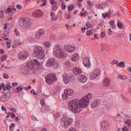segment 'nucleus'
Instances as JSON below:
<instances>
[{
    "label": "nucleus",
    "mask_w": 131,
    "mask_h": 131,
    "mask_svg": "<svg viewBox=\"0 0 131 131\" xmlns=\"http://www.w3.org/2000/svg\"><path fill=\"white\" fill-rule=\"evenodd\" d=\"M102 16L105 18L106 17H110V13H104L102 14Z\"/></svg>",
    "instance_id": "29"
},
{
    "label": "nucleus",
    "mask_w": 131,
    "mask_h": 131,
    "mask_svg": "<svg viewBox=\"0 0 131 131\" xmlns=\"http://www.w3.org/2000/svg\"><path fill=\"white\" fill-rule=\"evenodd\" d=\"M86 26L88 28H92V25L89 22H87L86 24Z\"/></svg>",
    "instance_id": "36"
},
{
    "label": "nucleus",
    "mask_w": 131,
    "mask_h": 131,
    "mask_svg": "<svg viewBox=\"0 0 131 131\" xmlns=\"http://www.w3.org/2000/svg\"><path fill=\"white\" fill-rule=\"evenodd\" d=\"M103 84L105 86H108L109 84V80L108 79L106 78L103 81Z\"/></svg>",
    "instance_id": "23"
},
{
    "label": "nucleus",
    "mask_w": 131,
    "mask_h": 131,
    "mask_svg": "<svg viewBox=\"0 0 131 131\" xmlns=\"http://www.w3.org/2000/svg\"><path fill=\"white\" fill-rule=\"evenodd\" d=\"M62 77L63 82L65 84H67L69 82L70 77L67 74H63Z\"/></svg>",
    "instance_id": "14"
},
{
    "label": "nucleus",
    "mask_w": 131,
    "mask_h": 131,
    "mask_svg": "<svg viewBox=\"0 0 131 131\" xmlns=\"http://www.w3.org/2000/svg\"><path fill=\"white\" fill-rule=\"evenodd\" d=\"M3 77L5 79H7L8 78V75L5 73L3 74Z\"/></svg>",
    "instance_id": "43"
},
{
    "label": "nucleus",
    "mask_w": 131,
    "mask_h": 131,
    "mask_svg": "<svg viewBox=\"0 0 131 131\" xmlns=\"http://www.w3.org/2000/svg\"><path fill=\"white\" fill-rule=\"evenodd\" d=\"M105 36V33L103 32H101L100 34V37L101 38H103Z\"/></svg>",
    "instance_id": "59"
},
{
    "label": "nucleus",
    "mask_w": 131,
    "mask_h": 131,
    "mask_svg": "<svg viewBox=\"0 0 131 131\" xmlns=\"http://www.w3.org/2000/svg\"><path fill=\"white\" fill-rule=\"evenodd\" d=\"M68 131H77V129L74 127L70 128Z\"/></svg>",
    "instance_id": "44"
},
{
    "label": "nucleus",
    "mask_w": 131,
    "mask_h": 131,
    "mask_svg": "<svg viewBox=\"0 0 131 131\" xmlns=\"http://www.w3.org/2000/svg\"><path fill=\"white\" fill-rule=\"evenodd\" d=\"M73 6L74 5H69L68 7V10L70 12L72 9H74Z\"/></svg>",
    "instance_id": "33"
},
{
    "label": "nucleus",
    "mask_w": 131,
    "mask_h": 131,
    "mask_svg": "<svg viewBox=\"0 0 131 131\" xmlns=\"http://www.w3.org/2000/svg\"><path fill=\"white\" fill-rule=\"evenodd\" d=\"M118 66L119 67L123 68L125 67V64L123 62H121L118 63Z\"/></svg>",
    "instance_id": "34"
},
{
    "label": "nucleus",
    "mask_w": 131,
    "mask_h": 131,
    "mask_svg": "<svg viewBox=\"0 0 131 131\" xmlns=\"http://www.w3.org/2000/svg\"><path fill=\"white\" fill-rule=\"evenodd\" d=\"M34 52L32 55L36 54L42 52L43 50L42 47L40 46L35 45L34 47Z\"/></svg>",
    "instance_id": "12"
},
{
    "label": "nucleus",
    "mask_w": 131,
    "mask_h": 131,
    "mask_svg": "<svg viewBox=\"0 0 131 131\" xmlns=\"http://www.w3.org/2000/svg\"><path fill=\"white\" fill-rule=\"evenodd\" d=\"M6 45L7 46V48L9 49L10 48V43L9 42L7 41L6 42Z\"/></svg>",
    "instance_id": "55"
},
{
    "label": "nucleus",
    "mask_w": 131,
    "mask_h": 131,
    "mask_svg": "<svg viewBox=\"0 0 131 131\" xmlns=\"http://www.w3.org/2000/svg\"><path fill=\"white\" fill-rule=\"evenodd\" d=\"M109 123L107 121H102L101 123L102 129L104 131L107 130L109 128Z\"/></svg>",
    "instance_id": "10"
},
{
    "label": "nucleus",
    "mask_w": 131,
    "mask_h": 131,
    "mask_svg": "<svg viewBox=\"0 0 131 131\" xmlns=\"http://www.w3.org/2000/svg\"><path fill=\"white\" fill-rule=\"evenodd\" d=\"M14 123H12L9 126V129H11L14 126Z\"/></svg>",
    "instance_id": "61"
},
{
    "label": "nucleus",
    "mask_w": 131,
    "mask_h": 131,
    "mask_svg": "<svg viewBox=\"0 0 131 131\" xmlns=\"http://www.w3.org/2000/svg\"><path fill=\"white\" fill-rule=\"evenodd\" d=\"M7 58V57L5 55H3L2 56L1 58V61H3L6 60Z\"/></svg>",
    "instance_id": "48"
},
{
    "label": "nucleus",
    "mask_w": 131,
    "mask_h": 131,
    "mask_svg": "<svg viewBox=\"0 0 131 131\" xmlns=\"http://www.w3.org/2000/svg\"><path fill=\"white\" fill-rule=\"evenodd\" d=\"M2 85L4 87L3 88V90L5 91L7 90H9L10 89L11 86L10 84H7L5 86V88L4 86L5 85L4 83L2 84Z\"/></svg>",
    "instance_id": "25"
},
{
    "label": "nucleus",
    "mask_w": 131,
    "mask_h": 131,
    "mask_svg": "<svg viewBox=\"0 0 131 131\" xmlns=\"http://www.w3.org/2000/svg\"><path fill=\"white\" fill-rule=\"evenodd\" d=\"M65 65L67 67H69L70 64V63L68 61H66L65 62Z\"/></svg>",
    "instance_id": "54"
},
{
    "label": "nucleus",
    "mask_w": 131,
    "mask_h": 131,
    "mask_svg": "<svg viewBox=\"0 0 131 131\" xmlns=\"http://www.w3.org/2000/svg\"><path fill=\"white\" fill-rule=\"evenodd\" d=\"M40 103L42 105H45V103L43 100H41L40 101Z\"/></svg>",
    "instance_id": "64"
},
{
    "label": "nucleus",
    "mask_w": 131,
    "mask_h": 131,
    "mask_svg": "<svg viewBox=\"0 0 131 131\" xmlns=\"http://www.w3.org/2000/svg\"><path fill=\"white\" fill-rule=\"evenodd\" d=\"M20 25L23 29H25L29 27L30 26V24L28 20L26 18H25L20 22Z\"/></svg>",
    "instance_id": "7"
},
{
    "label": "nucleus",
    "mask_w": 131,
    "mask_h": 131,
    "mask_svg": "<svg viewBox=\"0 0 131 131\" xmlns=\"http://www.w3.org/2000/svg\"><path fill=\"white\" fill-rule=\"evenodd\" d=\"M63 126L65 128L68 127L70 125L73 121V120L72 118L64 116L63 117Z\"/></svg>",
    "instance_id": "6"
},
{
    "label": "nucleus",
    "mask_w": 131,
    "mask_h": 131,
    "mask_svg": "<svg viewBox=\"0 0 131 131\" xmlns=\"http://www.w3.org/2000/svg\"><path fill=\"white\" fill-rule=\"evenodd\" d=\"M64 92L69 96H72L74 94L73 91L71 89H66L64 90Z\"/></svg>",
    "instance_id": "19"
},
{
    "label": "nucleus",
    "mask_w": 131,
    "mask_h": 131,
    "mask_svg": "<svg viewBox=\"0 0 131 131\" xmlns=\"http://www.w3.org/2000/svg\"><path fill=\"white\" fill-rule=\"evenodd\" d=\"M10 110L12 112L15 113L17 111V110L15 108H13L12 107H10Z\"/></svg>",
    "instance_id": "50"
},
{
    "label": "nucleus",
    "mask_w": 131,
    "mask_h": 131,
    "mask_svg": "<svg viewBox=\"0 0 131 131\" xmlns=\"http://www.w3.org/2000/svg\"><path fill=\"white\" fill-rule=\"evenodd\" d=\"M102 26L101 24H100L97 25L96 28L97 29H101L102 28Z\"/></svg>",
    "instance_id": "42"
},
{
    "label": "nucleus",
    "mask_w": 131,
    "mask_h": 131,
    "mask_svg": "<svg viewBox=\"0 0 131 131\" xmlns=\"http://www.w3.org/2000/svg\"><path fill=\"white\" fill-rule=\"evenodd\" d=\"M70 17V15L69 13L66 14L65 16V17L66 19H69Z\"/></svg>",
    "instance_id": "49"
},
{
    "label": "nucleus",
    "mask_w": 131,
    "mask_h": 131,
    "mask_svg": "<svg viewBox=\"0 0 131 131\" xmlns=\"http://www.w3.org/2000/svg\"><path fill=\"white\" fill-rule=\"evenodd\" d=\"M53 53L56 57L59 58L66 57L67 55L64 53L63 49L60 45H57L54 46L53 49Z\"/></svg>",
    "instance_id": "2"
},
{
    "label": "nucleus",
    "mask_w": 131,
    "mask_h": 131,
    "mask_svg": "<svg viewBox=\"0 0 131 131\" xmlns=\"http://www.w3.org/2000/svg\"><path fill=\"white\" fill-rule=\"evenodd\" d=\"M57 8V6H53L52 7L53 10L54 11L56 10Z\"/></svg>",
    "instance_id": "56"
},
{
    "label": "nucleus",
    "mask_w": 131,
    "mask_h": 131,
    "mask_svg": "<svg viewBox=\"0 0 131 131\" xmlns=\"http://www.w3.org/2000/svg\"><path fill=\"white\" fill-rule=\"evenodd\" d=\"M130 121L128 119L126 120L125 122V123L126 124L128 125V126H130L131 125L130 124Z\"/></svg>",
    "instance_id": "41"
},
{
    "label": "nucleus",
    "mask_w": 131,
    "mask_h": 131,
    "mask_svg": "<svg viewBox=\"0 0 131 131\" xmlns=\"http://www.w3.org/2000/svg\"><path fill=\"white\" fill-rule=\"evenodd\" d=\"M88 5L89 6H91L93 5V3L92 2L88 1H87Z\"/></svg>",
    "instance_id": "53"
},
{
    "label": "nucleus",
    "mask_w": 131,
    "mask_h": 131,
    "mask_svg": "<svg viewBox=\"0 0 131 131\" xmlns=\"http://www.w3.org/2000/svg\"><path fill=\"white\" fill-rule=\"evenodd\" d=\"M115 21L113 20H111L110 21V24L111 25H112L114 24Z\"/></svg>",
    "instance_id": "62"
},
{
    "label": "nucleus",
    "mask_w": 131,
    "mask_h": 131,
    "mask_svg": "<svg viewBox=\"0 0 131 131\" xmlns=\"http://www.w3.org/2000/svg\"><path fill=\"white\" fill-rule=\"evenodd\" d=\"M16 8L18 9H21L22 7L20 5L17 4L16 6Z\"/></svg>",
    "instance_id": "60"
},
{
    "label": "nucleus",
    "mask_w": 131,
    "mask_h": 131,
    "mask_svg": "<svg viewBox=\"0 0 131 131\" xmlns=\"http://www.w3.org/2000/svg\"><path fill=\"white\" fill-rule=\"evenodd\" d=\"M40 35L39 34V33L37 32L35 35V37L37 39H38L40 38Z\"/></svg>",
    "instance_id": "58"
},
{
    "label": "nucleus",
    "mask_w": 131,
    "mask_h": 131,
    "mask_svg": "<svg viewBox=\"0 0 131 131\" xmlns=\"http://www.w3.org/2000/svg\"><path fill=\"white\" fill-rule=\"evenodd\" d=\"M37 33H39V34L41 35L45 33V31L43 29H40L38 30Z\"/></svg>",
    "instance_id": "32"
},
{
    "label": "nucleus",
    "mask_w": 131,
    "mask_h": 131,
    "mask_svg": "<svg viewBox=\"0 0 131 131\" xmlns=\"http://www.w3.org/2000/svg\"><path fill=\"white\" fill-rule=\"evenodd\" d=\"M54 118L56 119L57 118L59 117V113H58L55 114L54 115Z\"/></svg>",
    "instance_id": "45"
},
{
    "label": "nucleus",
    "mask_w": 131,
    "mask_h": 131,
    "mask_svg": "<svg viewBox=\"0 0 131 131\" xmlns=\"http://www.w3.org/2000/svg\"><path fill=\"white\" fill-rule=\"evenodd\" d=\"M32 56L40 59H43L45 57V56L43 52V51L42 52L37 53L36 54L33 55Z\"/></svg>",
    "instance_id": "16"
},
{
    "label": "nucleus",
    "mask_w": 131,
    "mask_h": 131,
    "mask_svg": "<svg viewBox=\"0 0 131 131\" xmlns=\"http://www.w3.org/2000/svg\"><path fill=\"white\" fill-rule=\"evenodd\" d=\"M45 78L46 82L49 84H51L52 82H56L57 80L56 75L52 73L47 75L45 76Z\"/></svg>",
    "instance_id": "5"
},
{
    "label": "nucleus",
    "mask_w": 131,
    "mask_h": 131,
    "mask_svg": "<svg viewBox=\"0 0 131 131\" xmlns=\"http://www.w3.org/2000/svg\"><path fill=\"white\" fill-rule=\"evenodd\" d=\"M43 15L42 11L40 9H37L33 13L32 16L35 18H37L42 17Z\"/></svg>",
    "instance_id": "11"
},
{
    "label": "nucleus",
    "mask_w": 131,
    "mask_h": 131,
    "mask_svg": "<svg viewBox=\"0 0 131 131\" xmlns=\"http://www.w3.org/2000/svg\"><path fill=\"white\" fill-rule=\"evenodd\" d=\"M87 80L86 77L84 75H81L79 77V81L81 82H84Z\"/></svg>",
    "instance_id": "22"
},
{
    "label": "nucleus",
    "mask_w": 131,
    "mask_h": 131,
    "mask_svg": "<svg viewBox=\"0 0 131 131\" xmlns=\"http://www.w3.org/2000/svg\"><path fill=\"white\" fill-rule=\"evenodd\" d=\"M28 54L25 51H23L20 53L18 55L19 59L25 60L28 57Z\"/></svg>",
    "instance_id": "9"
},
{
    "label": "nucleus",
    "mask_w": 131,
    "mask_h": 131,
    "mask_svg": "<svg viewBox=\"0 0 131 131\" xmlns=\"http://www.w3.org/2000/svg\"><path fill=\"white\" fill-rule=\"evenodd\" d=\"M4 12L3 11L0 12V18H2L3 17Z\"/></svg>",
    "instance_id": "57"
},
{
    "label": "nucleus",
    "mask_w": 131,
    "mask_h": 131,
    "mask_svg": "<svg viewBox=\"0 0 131 131\" xmlns=\"http://www.w3.org/2000/svg\"><path fill=\"white\" fill-rule=\"evenodd\" d=\"M50 20L52 21L57 20L58 18V16L55 15V13L54 12H52L50 14Z\"/></svg>",
    "instance_id": "18"
},
{
    "label": "nucleus",
    "mask_w": 131,
    "mask_h": 131,
    "mask_svg": "<svg viewBox=\"0 0 131 131\" xmlns=\"http://www.w3.org/2000/svg\"><path fill=\"white\" fill-rule=\"evenodd\" d=\"M85 98V97H83L80 100H74L69 101L68 103V108L74 114L80 112L82 108L87 107L89 104V100H87Z\"/></svg>",
    "instance_id": "1"
},
{
    "label": "nucleus",
    "mask_w": 131,
    "mask_h": 131,
    "mask_svg": "<svg viewBox=\"0 0 131 131\" xmlns=\"http://www.w3.org/2000/svg\"><path fill=\"white\" fill-rule=\"evenodd\" d=\"M10 115L12 118H14L15 117V114L13 113H10Z\"/></svg>",
    "instance_id": "63"
},
{
    "label": "nucleus",
    "mask_w": 131,
    "mask_h": 131,
    "mask_svg": "<svg viewBox=\"0 0 131 131\" xmlns=\"http://www.w3.org/2000/svg\"><path fill=\"white\" fill-rule=\"evenodd\" d=\"M12 12V9L11 8H9L7 9L6 10L5 13H11Z\"/></svg>",
    "instance_id": "35"
},
{
    "label": "nucleus",
    "mask_w": 131,
    "mask_h": 131,
    "mask_svg": "<svg viewBox=\"0 0 131 131\" xmlns=\"http://www.w3.org/2000/svg\"><path fill=\"white\" fill-rule=\"evenodd\" d=\"M8 99L6 94H4L0 98V101L1 102H5Z\"/></svg>",
    "instance_id": "24"
},
{
    "label": "nucleus",
    "mask_w": 131,
    "mask_h": 131,
    "mask_svg": "<svg viewBox=\"0 0 131 131\" xmlns=\"http://www.w3.org/2000/svg\"><path fill=\"white\" fill-rule=\"evenodd\" d=\"M91 31L90 30H88L86 32V35L87 36H89L91 35Z\"/></svg>",
    "instance_id": "51"
},
{
    "label": "nucleus",
    "mask_w": 131,
    "mask_h": 131,
    "mask_svg": "<svg viewBox=\"0 0 131 131\" xmlns=\"http://www.w3.org/2000/svg\"><path fill=\"white\" fill-rule=\"evenodd\" d=\"M34 62L38 66H40L41 64L38 61L37 59H35L34 60Z\"/></svg>",
    "instance_id": "37"
},
{
    "label": "nucleus",
    "mask_w": 131,
    "mask_h": 131,
    "mask_svg": "<svg viewBox=\"0 0 131 131\" xmlns=\"http://www.w3.org/2000/svg\"><path fill=\"white\" fill-rule=\"evenodd\" d=\"M117 26L120 29L123 28L122 25L121 23L118 22L117 23Z\"/></svg>",
    "instance_id": "40"
},
{
    "label": "nucleus",
    "mask_w": 131,
    "mask_h": 131,
    "mask_svg": "<svg viewBox=\"0 0 131 131\" xmlns=\"http://www.w3.org/2000/svg\"><path fill=\"white\" fill-rule=\"evenodd\" d=\"M64 48L65 50L69 53L73 52L75 49L74 47L71 46L66 45L64 46Z\"/></svg>",
    "instance_id": "13"
},
{
    "label": "nucleus",
    "mask_w": 131,
    "mask_h": 131,
    "mask_svg": "<svg viewBox=\"0 0 131 131\" xmlns=\"http://www.w3.org/2000/svg\"><path fill=\"white\" fill-rule=\"evenodd\" d=\"M75 125L77 127H78L80 126V122L79 121H75Z\"/></svg>",
    "instance_id": "38"
},
{
    "label": "nucleus",
    "mask_w": 131,
    "mask_h": 131,
    "mask_svg": "<svg viewBox=\"0 0 131 131\" xmlns=\"http://www.w3.org/2000/svg\"><path fill=\"white\" fill-rule=\"evenodd\" d=\"M118 63V61L117 60H114L113 61L110 63L112 65H113L115 64H117Z\"/></svg>",
    "instance_id": "39"
},
{
    "label": "nucleus",
    "mask_w": 131,
    "mask_h": 131,
    "mask_svg": "<svg viewBox=\"0 0 131 131\" xmlns=\"http://www.w3.org/2000/svg\"><path fill=\"white\" fill-rule=\"evenodd\" d=\"M61 7L63 10H65L66 8V6L63 3H62L61 4Z\"/></svg>",
    "instance_id": "46"
},
{
    "label": "nucleus",
    "mask_w": 131,
    "mask_h": 131,
    "mask_svg": "<svg viewBox=\"0 0 131 131\" xmlns=\"http://www.w3.org/2000/svg\"><path fill=\"white\" fill-rule=\"evenodd\" d=\"M97 8L99 9H102L105 7L106 5L105 4H101L96 6Z\"/></svg>",
    "instance_id": "26"
},
{
    "label": "nucleus",
    "mask_w": 131,
    "mask_h": 131,
    "mask_svg": "<svg viewBox=\"0 0 131 131\" xmlns=\"http://www.w3.org/2000/svg\"><path fill=\"white\" fill-rule=\"evenodd\" d=\"M68 95L66 94L65 92L63 93L62 95V97L63 99L66 100L68 98Z\"/></svg>",
    "instance_id": "31"
},
{
    "label": "nucleus",
    "mask_w": 131,
    "mask_h": 131,
    "mask_svg": "<svg viewBox=\"0 0 131 131\" xmlns=\"http://www.w3.org/2000/svg\"><path fill=\"white\" fill-rule=\"evenodd\" d=\"M99 104V103L97 99L92 101L90 105L91 108H94L97 107Z\"/></svg>",
    "instance_id": "17"
},
{
    "label": "nucleus",
    "mask_w": 131,
    "mask_h": 131,
    "mask_svg": "<svg viewBox=\"0 0 131 131\" xmlns=\"http://www.w3.org/2000/svg\"><path fill=\"white\" fill-rule=\"evenodd\" d=\"M79 58V56L76 53L74 54L72 56L71 60L73 61L77 60Z\"/></svg>",
    "instance_id": "21"
},
{
    "label": "nucleus",
    "mask_w": 131,
    "mask_h": 131,
    "mask_svg": "<svg viewBox=\"0 0 131 131\" xmlns=\"http://www.w3.org/2000/svg\"><path fill=\"white\" fill-rule=\"evenodd\" d=\"M73 72L75 75L79 74L82 72L81 69L76 67H75L73 69Z\"/></svg>",
    "instance_id": "20"
},
{
    "label": "nucleus",
    "mask_w": 131,
    "mask_h": 131,
    "mask_svg": "<svg viewBox=\"0 0 131 131\" xmlns=\"http://www.w3.org/2000/svg\"><path fill=\"white\" fill-rule=\"evenodd\" d=\"M22 89L23 88L21 86H19L16 89V90H15V92L16 93L20 92L21 91H22Z\"/></svg>",
    "instance_id": "30"
},
{
    "label": "nucleus",
    "mask_w": 131,
    "mask_h": 131,
    "mask_svg": "<svg viewBox=\"0 0 131 131\" xmlns=\"http://www.w3.org/2000/svg\"><path fill=\"white\" fill-rule=\"evenodd\" d=\"M100 74V71L99 69H96L91 74L90 77L91 79L96 78Z\"/></svg>",
    "instance_id": "8"
},
{
    "label": "nucleus",
    "mask_w": 131,
    "mask_h": 131,
    "mask_svg": "<svg viewBox=\"0 0 131 131\" xmlns=\"http://www.w3.org/2000/svg\"><path fill=\"white\" fill-rule=\"evenodd\" d=\"M43 45L46 47H49L51 45V43L49 41H46L43 43Z\"/></svg>",
    "instance_id": "27"
},
{
    "label": "nucleus",
    "mask_w": 131,
    "mask_h": 131,
    "mask_svg": "<svg viewBox=\"0 0 131 131\" xmlns=\"http://www.w3.org/2000/svg\"><path fill=\"white\" fill-rule=\"evenodd\" d=\"M46 66L50 68L57 69L59 66V63L55 58H51L49 59L46 61Z\"/></svg>",
    "instance_id": "3"
},
{
    "label": "nucleus",
    "mask_w": 131,
    "mask_h": 131,
    "mask_svg": "<svg viewBox=\"0 0 131 131\" xmlns=\"http://www.w3.org/2000/svg\"><path fill=\"white\" fill-rule=\"evenodd\" d=\"M32 119L34 121H39L38 119L33 115L32 116Z\"/></svg>",
    "instance_id": "52"
},
{
    "label": "nucleus",
    "mask_w": 131,
    "mask_h": 131,
    "mask_svg": "<svg viewBox=\"0 0 131 131\" xmlns=\"http://www.w3.org/2000/svg\"><path fill=\"white\" fill-rule=\"evenodd\" d=\"M15 31L16 36H18L19 35L20 33L18 31L17 29H15Z\"/></svg>",
    "instance_id": "47"
},
{
    "label": "nucleus",
    "mask_w": 131,
    "mask_h": 131,
    "mask_svg": "<svg viewBox=\"0 0 131 131\" xmlns=\"http://www.w3.org/2000/svg\"><path fill=\"white\" fill-rule=\"evenodd\" d=\"M33 64L31 61L25 64L23 70L25 74H30L32 72L33 70Z\"/></svg>",
    "instance_id": "4"
},
{
    "label": "nucleus",
    "mask_w": 131,
    "mask_h": 131,
    "mask_svg": "<svg viewBox=\"0 0 131 131\" xmlns=\"http://www.w3.org/2000/svg\"><path fill=\"white\" fill-rule=\"evenodd\" d=\"M92 95L91 94L88 93L83 97H85L86 99H87V100H88L89 101V100L92 97Z\"/></svg>",
    "instance_id": "28"
},
{
    "label": "nucleus",
    "mask_w": 131,
    "mask_h": 131,
    "mask_svg": "<svg viewBox=\"0 0 131 131\" xmlns=\"http://www.w3.org/2000/svg\"><path fill=\"white\" fill-rule=\"evenodd\" d=\"M83 63L85 66L88 67L90 66V58L88 57H85L83 61Z\"/></svg>",
    "instance_id": "15"
}]
</instances>
